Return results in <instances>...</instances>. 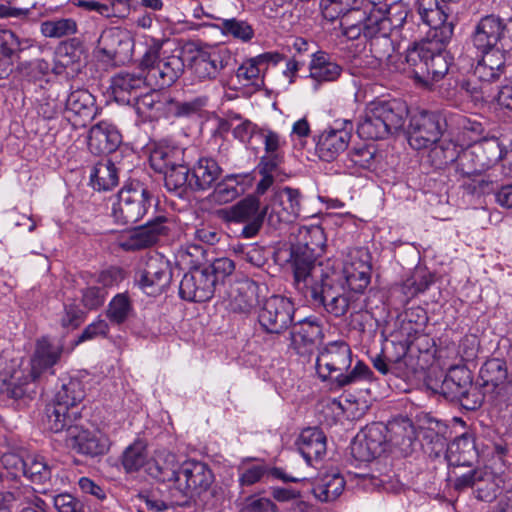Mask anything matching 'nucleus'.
Segmentation results:
<instances>
[{
  "mask_svg": "<svg viewBox=\"0 0 512 512\" xmlns=\"http://www.w3.org/2000/svg\"><path fill=\"white\" fill-rule=\"evenodd\" d=\"M474 48L481 59L474 76L483 83H492L505 73L507 54L512 51V18L490 14L482 17L471 34Z\"/></svg>",
  "mask_w": 512,
  "mask_h": 512,
  "instance_id": "obj_1",
  "label": "nucleus"
},
{
  "mask_svg": "<svg viewBox=\"0 0 512 512\" xmlns=\"http://www.w3.org/2000/svg\"><path fill=\"white\" fill-rule=\"evenodd\" d=\"M408 107L398 99L373 101L367 105L357 124L360 138L367 140L385 139L404 127Z\"/></svg>",
  "mask_w": 512,
  "mask_h": 512,
  "instance_id": "obj_2",
  "label": "nucleus"
},
{
  "mask_svg": "<svg viewBox=\"0 0 512 512\" xmlns=\"http://www.w3.org/2000/svg\"><path fill=\"white\" fill-rule=\"evenodd\" d=\"M446 45L436 40L421 41L407 50L405 60L408 72L418 83L433 85L447 74L449 62L444 51Z\"/></svg>",
  "mask_w": 512,
  "mask_h": 512,
  "instance_id": "obj_3",
  "label": "nucleus"
},
{
  "mask_svg": "<svg viewBox=\"0 0 512 512\" xmlns=\"http://www.w3.org/2000/svg\"><path fill=\"white\" fill-rule=\"evenodd\" d=\"M427 387L451 402H458L466 410H476L483 403V395L473 386L472 373L465 366H452L441 382L427 381Z\"/></svg>",
  "mask_w": 512,
  "mask_h": 512,
  "instance_id": "obj_4",
  "label": "nucleus"
},
{
  "mask_svg": "<svg viewBox=\"0 0 512 512\" xmlns=\"http://www.w3.org/2000/svg\"><path fill=\"white\" fill-rule=\"evenodd\" d=\"M152 194L144 184L136 181L126 184L117 194L111 216L115 223L130 226L140 221L151 207Z\"/></svg>",
  "mask_w": 512,
  "mask_h": 512,
  "instance_id": "obj_5",
  "label": "nucleus"
},
{
  "mask_svg": "<svg viewBox=\"0 0 512 512\" xmlns=\"http://www.w3.org/2000/svg\"><path fill=\"white\" fill-rule=\"evenodd\" d=\"M217 217L226 224H242L241 236L255 237L261 230L264 220L268 221L266 205L254 195H248L235 204L217 210Z\"/></svg>",
  "mask_w": 512,
  "mask_h": 512,
  "instance_id": "obj_6",
  "label": "nucleus"
},
{
  "mask_svg": "<svg viewBox=\"0 0 512 512\" xmlns=\"http://www.w3.org/2000/svg\"><path fill=\"white\" fill-rule=\"evenodd\" d=\"M320 277V282L311 286L303 296L312 306L322 307L334 317L344 316L354 300L333 278L324 273Z\"/></svg>",
  "mask_w": 512,
  "mask_h": 512,
  "instance_id": "obj_7",
  "label": "nucleus"
},
{
  "mask_svg": "<svg viewBox=\"0 0 512 512\" xmlns=\"http://www.w3.org/2000/svg\"><path fill=\"white\" fill-rule=\"evenodd\" d=\"M445 117L439 111H418L410 117L407 139L415 150L432 147L446 129Z\"/></svg>",
  "mask_w": 512,
  "mask_h": 512,
  "instance_id": "obj_8",
  "label": "nucleus"
},
{
  "mask_svg": "<svg viewBox=\"0 0 512 512\" xmlns=\"http://www.w3.org/2000/svg\"><path fill=\"white\" fill-rule=\"evenodd\" d=\"M293 302L281 295H264L258 311V323L267 334L280 335L286 331L294 317Z\"/></svg>",
  "mask_w": 512,
  "mask_h": 512,
  "instance_id": "obj_9",
  "label": "nucleus"
},
{
  "mask_svg": "<svg viewBox=\"0 0 512 512\" xmlns=\"http://www.w3.org/2000/svg\"><path fill=\"white\" fill-rule=\"evenodd\" d=\"M417 10L420 19L430 29L423 41L436 40L442 44H448L454 33V24L448 21L452 12L445 1L439 0H418Z\"/></svg>",
  "mask_w": 512,
  "mask_h": 512,
  "instance_id": "obj_10",
  "label": "nucleus"
},
{
  "mask_svg": "<svg viewBox=\"0 0 512 512\" xmlns=\"http://www.w3.org/2000/svg\"><path fill=\"white\" fill-rule=\"evenodd\" d=\"M172 280V269L160 255L148 256L134 277L136 285L147 295L156 296L165 291Z\"/></svg>",
  "mask_w": 512,
  "mask_h": 512,
  "instance_id": "obj_11",
  "label": "nucleus"
},
{
  "mask_svg": "<svg viewBox=\"0 0 512 512\" xmlns=\"http://www.w3.org/2000/svg\"><path fill=\"white\" fill-rule=\"evenodd\" d=\"M179 479L180 482L175 487V491L184 498L180 503L184 505L188 499L201 497L203 493L207 492L214 482V475L205 463L186 461L180 467Z\"/></svg>",
  "mask_w": 512,
  "mask_h": 512,
  "instance_id": "obj_12",
  "label": "nucleus"
},
{
  "mask_svg": "<svg viewBox=\"0 0 512 512\" xmlns=\"http://www.w3.org/2000/svg\"><path fill=\"white\" fill-rule=\"evenodd\" d=\"M266 207L268 225L280 229L282 225L292 223L301 216V193L298 189L284 187L275 193Z\"/></svg>",
  "mask_w": 512,
  "mask_h": 512,
  "instance_id": "obj_13",
  "label": "nucleus"
},
{
  "mask_svg": "<svg viewBox=\"0 0 512 512\" xmlns=\"http://www.w3.org/2000/svg\"><path fill=\"white\" fill-rule=\"evenodd\" d=\"M235 61L232 53L225 47H213L198 50L192 57V74L199 81L215 80L220 72Z\"/></svg>",
  "mask_w": 512,
  "mask_h": 512,
  "instance_id": "obj_14",
  "label": "nucleus"
},
{
  "mask_svg": "<svg viewBox=\"0 0 512 512\" xmlns=\"http://www.w3.org/2000/svg\"><path fill=\"white\" fill-rule=\"evenodd\" d=\"M351 454L360 462L372 461L387 449L386 426L372 423L356 435L351 443Z\"/></svg>",
  "mask_w": 512,
  "mask_h": 512,
  "instance_id": "obj_15",
  "label": "nucleus"
},
{
  "mask_svg": "<svg viewBox=\"0 0 512 512\" xmlns=\"http://www.w3.org/2000/svg\"><path fill=\"white\" fill-rule=\"evenodd\" d=\"M353 124L349 120L335 122L334 126L322 131L316 138L315 152L326 162L334 161L348 147Z\"/></svg>",
  "mask_w": 512,
  "mask_h": 512,
  "instance_id": "obj_16",
  "label": "nucleus"
},
{
  "mask_svg": "<svg viewBox=\"0 0 512 512\" xmlns=\"http://www.w3.org/2000/svg\"><path fill=\"white\" fill-rule=\"evenodd\" d=\"M479 384L483 389V399L504 397L512 389V379L508 381V368L504 360L492 358L487 360L479 371Z\"/></svg>",
  "mask_w": 512,
  "mask_h": 512,
  "instance_id": "obj_17",
  "label": "nucleus"
},
{
  "mask_svg": "<svg viewBox=\"0 0 512 512\" xmlns=\"http://www.w3.org/2000/svg\"><path fill=\"white\" fill-rule=\"evenodd\" d=\"M320 254L306 251L291 245L290 261L294 271V282L297 290L305 294L311 286L320 282L323 270L315 266Z\"/></svg>",
  "mask_w": 512,
  "mask_h": 512,
  "instance_id": "obj_18",
  "label": "nucleus"
},
{
  "mask_svg": "<svg viewBox=\"0 0 512 512\" xmlns=\"http://www.w3.org/2000/svg\"><path fill=\"white\" fill-rule=\"evenodd\" d=\"M352 363V353L349 345L344 341L328 343L319 353L315 367L322 380L332 379V373L347 370Z\"/></svg>",
  "mask_w": 512,
  "mask_h": 512,
  "instance_id": "obj_19",
  "label": "nucleus"
},
{
  "mask_svg": "<svg viewBox=\"0 0 512 512\" xmlns=\"http://www.w3.org/2000/svg\"><path fill=\"white\" fill-rule=\"evenodd\" d=\"M64 347L61 343L42 337L36 341L34 352L27 368L39 380L47 375H54V367L61 359Z\"/></svg>",
  "mask_w": 512,
  "mask_h": 512,
  "instance_id": "obj_20",
  "label": "nucleus"
},
{
  "mask_svg": "<svg viewBox=\"0 0 512 512\" xmlns=\"http://www.w3.org/2000/svg\"><path fill=\"white\" fill-rule=\"evenodd\" d=\"M40 381L28 369L13 371L9 378L4 379L0 394L13 401L16 408L26 405L36 395L37 382Z\"/></svg>",
  "mask_w": 512,
  "mask_h": 512,
  "instance_id": "obj_21",
  "label": "nucleus"
},
{
  "mask_svg": "<svg viewBox=\"0 0 512 512\" xmlns=\"http://www.w3.org/2000/svg\"><path fill=\"white\" fill-rule=\"evenodd\" d=\"M66 443L76 453L88 458L105 455L111 446V441L105 433L98 430L90 431L79 426L70 429V437L66 438Z\"/></svg>",
  "mask_w": 512,
  "mask_h": 512,
  "instance_id": "obj_22",
  "label": "nucleus"
},
{
  "mask_svg": "<svg viewBox=\"0 0 512 512\" xmlns=\"http://www.w3.org/2000/svg\"><path fill=\"white\" fill-rule=\"evenodd\" d=\"M215 280L206 269H192L184 274L179 284V296L189 302L210 300L216 291Z\"/></svg>",
  "mask_w": 512,
  "mask_h": 512,
  "instance_id": "obj_23",
  "label": "nucleus"
},
{
  "mask_svg": "<svg viewBox=\"0 0 512 512\" xmlns=\"http://www.w3.org/2000/svg\"><path fill=\"white\" fill-rule=\"evenodd\" d=\"M435 438L436 445H438L441 450L446 448L444 455L451 468L471 467L478 458L475 439L470 434H463L455 438L449 444H446L445 438L439 434H436Z\"/></svg>",
  "mask_w": 512,
  "mask_h": 512,
  "instance_id": "obj_24",
  "label": "nucleus"
},
{
  "mask_svg": "<svg viewBox=\"0 0 512 512\" xmlns=\"http://www.w3.org/2000/svg\"><path fill=\"white\" fill-rule=\"evenodd\" d=\"M130 41L117 28L104 30L98 38L96 52L102 62L120 65L129 57Z\"/></svg>",
  "mask_w": 512,
  "mask_h": 512,
  "instance_id": "obj_25",
  "label": "nucleus"
},
{
  "mask_svg": "<svg viewBox=\"0 0 512 512\" xmlns=\"http://www.w3.org/2000/svg\"><path fill=\"white\" fill-rule=\"evenodd\" d=\"M374 31L371 37H364L369 43V51L373 61V67L381 66L383 64L389 65L393 63L395 48L393 41L390 38V33L393 30V24L390 19H380L373 27Z\"/></svg>",
  "mask_w": 512,
  "mask_h": 512,
  "instance_id": "obj_26",
  "label": "nucleus"
},
{
  "mask_svg": "<svg viewBox=\"0 0 512 512\" xmlns=\"http://www.w3.org/2000/svg\"><path fill=\"white\" fill-rule=\"evenodd\" d=\"M372 266L367 251L357 250L351 253L343 267V276L349 290L363 293L371 280Z\"/></svg>",
  "mask_w": 512,
  "mask_h": 512,
  "instance_id": "obj_27",
  "label": "nucleus"
},
{
  "mask_svg": "<svg viewBox=\"0 0 512 512\" xmlns=\"http://www.w3.org/2000/svg\"><path fill=\"white\" fill-rule=\"evenodd\" d=\"M165 216H157L145 225L135 228L126 239L119 243L125 251H137L147 248L158 241L160 235L166 234L167 227Z\"/></svg>",
  "mask_w": 512,
  "mask_h": 512,
  "instance_id": "obj_28",
  "label": "nucleus"
},
{
  "mask_svg": "<svg viewBox=\"0 0 512 512\" xmlns=\"http://www.w3.org/2000/svg\"><path fill=\"white\" fill-rule=\"evenodd\" d=\"M148 83L140 73L121 72L112 77V94L116 102L131 105L147 88Z\"/></svg>",
  "mask_w": 512,
  "mask_h": 512,
  "instance_id": "obj_29",
  "label": "nucleus"
},
{
  "mask_svg": "<svg viewBox=\"0 0 512 512\" xmlns=\"http://www.w3.org/2000/svg\"><path fill=\"white\" fill-rule=\"evenodd\" d=\"M183 51L178 49L173 54L161 58L150 72V84L160 89L172 86L184 73Z\"/></svg>",
  "mask_w": 512,
  "mask_h": 512,
  "instance_id": "obj_30",
  "label": "nucleus"
},
{
  "mask_svg": "<svg viewBox=\"0 0 512 512\" xmlns=\"http://www.w3.org/2000/svg\"><path fill=\"white\" fill-rule=\"evenodd\" d=\"M122 136L117 127L107 121L93 125L88 134V148L93 154H109L117 150Z\"/></svg>",
  "mask_w": 512,
  "mask_h": 512,
  "instance_id": "obj_31",
  "label": "nucleus"
},
{
  "mask_svg": "<svg viewBox=\"0 0 512 512\" xmlns=\"http://www.w3.org/2000/svg\"><path fill=\"white\" fill-rule=\"evenodd\" d=\"M222 172L223 169L215 159L199 157L191 164L190 190L204 192L211 189L221 177Z\"/></svg>",
  "mask_w": 512,
  "mask_h": 512,
  "instance_id": "obj_32",
  "label": "nucleus"
},
{
  "mask_svg": "<svg viewBox=\"0 0 512 512\" xmlns=\"http://www.w3.org/2000/svg\"><path fill=\"white\" fill-rule=\"evenodd\" d=\"M380 21L374 12L367 14L364 10L355 6L343 16L340 27L342 33L350 40H356L360 36L371 37L373 27Z\"/></svg>",
  "mask_w": 512,
  "mask_h": 512,
  "instance_id": "obj_33",
  "label": "nucleus"
},
{
  "mask_svg": "<svg viewBox=\"0 0 512 512\" xmlns=\"http://www.w3.org/2000/svg\"><path fill=\"white\" fill-rule=\"evenodd\" d=\"M323 329L316 318H306L295 324L290 332L291 343L298 353L312 351L322 341Z\"/></svg>",
  "mask_w": 512,
  "mask_h": 512,
  "instance_id": "obj_34",
  "label": "nucleus"
},
{
  "mask_svg": "<svg viewBox=\"0 0 512 512\" xmlns=\"http://www.w3.org/2000/svg\"><path fill=\"white\" fill-rule=\"evenodd\" d=\"M267 286L253 280H246L238 285L233 295L230 306L232 311L238 313H250L254 308L259 307Z\"/></svg>",
  "mask_w": 512,
  "mask_h": 512,
  "instance_id": "obj_35",
  "label": "nucleus"
},
{
  "mask_svg": "<svg viewBox=\"0 0 512 512\" xmlns=\"http://www.w3.org/2000/svg\"><path fill=\"white\" fill-rule=\"evenodd\" d=\"M136 113L148 120L168 118L169 95L151 90L137 97L131 104Z\"/></svg>",
  "mask_w": 512,
  "mask_h": 512,
  "instance_id": "obj_36",
  "label": "nucleus"
},
{
  "mask_svg": "<svg viewBox=\"0 0 512 512\" xmlns=\"http://www.w3.org/2000/svg\"><path fill=\"white\" fill-rule=\"evenodd\" d=\"M326 435L318 427L304 429L297 441L298 450L307 463L319 460L326 453Z\"/></svg>",
  "mask_w": 512,
  "mask_h": 512,
  "instance_id": "obj_37",
  "label": "nucleus"
},
{
  "mask_svg": "<svg viewBox=\"0 0 512 512\" xmlns=\"http://www.w3.org/2000/svg\"><path fill=\"white\" fill-rule=\"evenodd\" d=\"M190 150L173 145L160 144L150 154V165L155 172L164 173L168 169L179 166L189 158Z\"/></svg>",
  "mask_w": 512,
  "mask_h": 512,
  "instance_id": "obj_38",
  "label": "nucleus"
},
{
  "mask_svg": "<svg viewBox=\"0 0 512 512\" xmlns=\"http://www.w3.org/2000/svg\"><path fill=\"white\" fill-rule=\"evenodd\" d=\"M259 136L264 140L265 150V155L261 157L258 166L259 172L272 173L282 162L280 148L285 144V141L277 132L269 128H262Z\"/></svg>",
  "mask_w": 512,
  "mask_h": 512,
  "instance_id": "obj_39",
  "label": "nucleus"
},
{
  "mask_svg": "<svg viewBox=\"0 0 512 512\" xmlns=\"http://www.w3.org/2000/svg\"><path fill=\"white\" fill-rule=\"evenodd\" d=\"M247 174H228L212 187L211 200L218 204H227L240 197L245 188L244 180Z\"/></svg>",
  "mask_w": 512,
  "mask_h": 512,
  "instance_id": "obj_40",
  "label": "nucleus"
},
{
  "mask_svg": "<svg viewBox=\"0 0 512 512\" xmlns=\"http://www.w3.org/2000/svg\"><path fill=\"white\" fill-rule=\"evenodd\" d=\"M78 415V411H71L52 401L46 407L45 427L53 433L66 431V438H69L70 429L78 427L73 424Z\"/></svg>",
  "mask_w": 512,
  "mask_h": 512,
  "instance_id": "obj_41",
  "label": "nucleus"
},
{
  "mask_svg": "<svg viewBox=\"0 0 512 512\" xmlns=\"http://www.w3.org/2000/svg\"><path fill=\"white\" fill-rule=\"evenodd\" d=\"M65 111L81 118L82 125H85V122L93 119L96 114L95 98L85 89L72 91L66 99Z\"/></svg>",
  "mask_w": 512,
  "mask_h": 512,
  "instance_id": "obj_42",
  "label": "nucleus"
},
{
  "mask_svg": "<svg viewBox=\"0 0 512 512\" xmlns=\"http://www.w3.org/2000/svg\"><path fill=\"white\" fill-rule=\"evenodd\" d=\"M386 433H389L387 448L389 446L394 447L404 456L413 451L416 437L414 427L410 421L391 423L386 426Z\"/></svg>",
  "mask_w": 512,
  "mask_h": 512,
  "instance_id": "obj_43",
  "label": "nucleus"
},
{
  "mask_svg": "<svg viewBox=\"0 0 512 512\" xmlns=\"http://www.w3.org/2000/svg\"><path fill=\"white\" fill-rule=\"evenodd\" d=\"M309 70L310 77L317 82L335 81L342 73V67L324 51L312 54Z\"/></svg>",
  "mask_w": 512,
  "mask_h": 512,
  "instance_id": "obj_44",
  "label": "nucleus"
},
{
  "mask_svg": "<svg viewBox=\"0 0 512 512\" xmlns=\"http://www.w3.org/2000/svg\"><path fill=\"white\" fill-rule=\"evenodd\" d=\"M84 397L85 389L83 382L78 378L66 377L61 379V385L57 389L52 401L71 411H75V408Z\"/></svg>",
  "mask_w": 512,
  "mask_h": 512,
  "instance_id": "obj_45",
  "label": "nucleus"
},
{
  "mask_svg": "<svg viewBox=\"0 0 512 512\" xmlns=\"http://www.w3.org/2000/svg\"><path fill=\"white\" fill-rule=\"evenodd\" d=\"M345 484L344 477L339 473H326L316 479L312 492L320 501L331 502L342 494Z\"/></svg>",
  "mask_w": 512,
  "mask_h": 512,
  "instance_id": "obj_46",
  "label": "nucleus"
},
{
  "mask_svg": "<svg viewBox=\"0 0 512 512\" xmlns=\"http://www.w3.org/2000/svg\"><path fill=\"white\" fill-rule=\"evenodd\" d=\"M90 179L98 191L111 190L119 183L118 168L111 160H101L94 166Z\"/></svg>",
  "mask_w": 512,
  "mask_h": 512,
  "instance_id": "obj_47",
  "label": "nucleus"
},
{
  "mask_svg": "<svg viewBox=\"0 0 512 512\" xmlns=\"http://www.w3.org/2000/svg\"><path fill=\"white\" fill-rule=\"evenodd\" d=\"M147 460V444L141 439H136L127 446L120 457L121 464L126 473L138 472L145 466Z\"/></svg>",
  "mask_w": 512,
  "mask_h": 512,
  "instance_id": "obj_48",
  "label": "nucleus"
},
{
  "mask_svg": "<svg viewBox=\"0 0 512 512\" xmlns=\"http://www.w3.org/2000/svg\"><path fill=\"white\" fill-rule=\"evenodd\" d=\"M326 242L324 230L318 225L300 227L294 247L322 254Z\"/></svg>",
  "mask_w": 512,
  "mask_h": 512,
  "instance_id": "obj_49",
  "label": "nucleus"
},
{
  "mask_svg": "<svg viewBox=\"0 0 512 512\" xmlns=\"http://www.w3.org/2000/svg\"><path fill=\"white\" fill-rule=\"evenodd\" d=\"M163 174L164 185L169 191L181 195L187 189L190 190L191 161L189 158H186L184 163L168 169Z\"/></svg>",
  "mask_w": 512,
  "mask_h": 512,
  "instance_id": "obj_50",
  "label": "nucleus"
},
{
  "mask_svg": "<svg viewBox=\"0 0 512 512\" xmlns=\"http://www.w3.org/2000/svg\"><path fill=\"white\" fill-rule=\"evenodd\" d=\"M461 147L450 139H439L430 149L428 157L436 168H443L451 163H456Z\"/></svg>",
  "mask_w": 512,
  "mask_h": 512,
  "instance_id": "obj_51",
  "label": "nucleus"
},
{
  "mask_svg": "<svg viewBox=\"0 0 512 512\" xmlns=\"http://www.w3.org/2000/svg\"><path fill=\"white\" fill-rule=\"evenodd\" d=\"M180 467L176 462L174 454H168L164 460L156 459L152 465L149 466V474L161 482L174 481L177 486L180 482Z\"/></svg>",
  "mask_w": 512,
  "mask_h": 512,
  "instance_id": "obj_52",
  "label": "nucleus"
},
{
  "mask_svg": "<svg viewBox=\"0 0 512 512\" xmlns=\"http://www.w3.org/2000/svg\"><path fill=\"white\" fill-rule=\"evenodd\" d=\"M480 156L473 150L471 144L466 148L460 149L459 157L456 160V170L463 177L471 178L485 171L487 168L483 164Z\"/></svg>",
  "mask_w": 512,
  "mask_h": 512,
  "instance_id": "obj_53",
  "label": "nucleus"
},
{
  "mask_svg": "<svg viewBox=\"0 0 512 512\" xmlns=\"http://www.w3.org/2000/svg\"><path fill=\"white\" fill-rule=\"evenodd\" d=\"M24 476L33 483L44 484L51 479L52 467L45 457L41 455H28L26 457Z\"/></svg>",
  "mask_w": 512,
  "mask_h": 512,
  "instance_id": "obj_54",
  "label": "nucleus"
},
{
  "mask_svg": "<svg viewBox=\"0 0 512 512\" xmlns=\"http://www.w3.org/2000/svg\"><path fill=\"white\" fill-rule=\"evenodd\" d=\"M207 103V96H197L186 101H177L169 95L168 118L195 115L199 113Z\"/></svg>",
  "mask_w": 512,
  "mask_h": 512,
  "instance_id": "obj_55",
  "label": "nucleus"
},
{
  "mask_svg": "<svg viewBox=\"0 0 512 512\" xmlns=\"http://www.w3.org/2000/svg\"><path fill=\"white\" fill-rule=\"evenodd\" d=\"M434 283V276L424 268H416L402 285V291L407 298H413L425 292Z\"/></svg>",
  "mask_w": 512,
  "mask_h": 512,
  "instance_id": "obj_56",
  "label": "nucleus"
},
{
  "mask_svg": "<svg viewBox=\"0 0 512 512\" xmlns=\"http://www.w3.org/2000/svg\"><path fill=\"white\" fill-rule=\"evenodd\" d=\"M133 311L132 302L127 293L115 295L108 305L106 315L115 324L124 323Z\"/></svg>",
  "mask_w": 512,
  "mask_h": 512,
  "instance_id": "obj_57",
  "label": "nucleus"
},
{
  "mask_svg": "<svg viewBox=\"0 0 512 512\" xmlns=\"http://www.w3.org/2000/svg\"><path fill=\"white\" fill-rule=\"evenodd\" d=\"M499 485L492 472L483 469L479 472L478 480L474 487L475 498L483 502H492L498 493Z\"/></svg>",
  "mask_w": 512,
  "mask_h": 512,
  "instance_id": "obj_58",
  "label": "nucleus"
},
{
  "mask_svg": "<svg viewBox=\"0 0 512 512\" xmlns=\"http://www.w3.org/2000/svg\"><path fill=\"white\" fill-rule=\"evenodd\" d=\"M31 46L29 39H21L11 30L0 29V54L2 56L13 59L15 55Z\"/></svg>",
  "mask_w": 512,
  "mask_h": 512,
  "instance_id": "obj_59",
  "label": "nucleus"
},
{
  "mask_svg": "<svg viewBox=\"0 0 512 512\" xmlns=\"http://www.w3.org/2000/svg\"><path fill=\"white\" fill-rule=\"evenodd\" d=\"M218 28L223 35L232 36L243 42H248L254 37V29L244 20L237 18L222 19Z\"/></svg>",
  "mask_w": 512,
  "mask_h": 512,
  "instance_id": "obj_60",
  "label": "nucleus"
},
{
  "mask_svg": "<svg viewBox=\"0 0 512 512\" xmlns=\"http://www.w3.org/2000/svg\"><path fill=\"white\" fill-rule=\"evenodd\" d=\"M77 25L73 19L61 18L41 23V32L45 37L61 38L76 32Z\"/></svg>",
  "mask_w": 512,
  "mask_h": 512,
  "instance_id": "obj_61",
  "label": "nucleus"
},
{
  "mask_svg": "<svg viewBox=\"0 0 512 512\" xmlns=\"http://www.w3.org/2000/svg\"><path fill=\"white\" fill-rule=\"evenodd\" d=\"M373 376L372 370L362 361H358L354 368L347 372H340L333 379L337 387H345L363 380L371 381Z\"/></svg>",
  "mask_w": 512,
  "mask_h": 512,
  "instance_id": "obj_62",
  "label": "nucleus"
},
{
  "mask_svg": "<svg viewBox=\"0 0 512 512\" xmlns=\"http://www.w3.org/2000/svg\"><path fill=\"white\" fill-rule=\"evenodd\" d=\"M471 146L487 169L501 159V149L496 139H483Z\"/></svg>",
  "mask_w": 512,
  "mask_h": 512,
  "instance_id": "obj_63",
  "label": "nucleus"
},
{
  "mask_svg": "<svg viewBox=\"0 0 512 512\" xmlns=\"http://www.w3.org/2000/svg\"><path fill=\"white\" fill-rule=\"evenodd\" d=\"M264 68L256 60L250 58L245 61L236 71L237 78L243 82L244 85L260 86L263 84L261 73Z\"/></svg>",
  "mask_w": 512,
  "mask_h": 512,
  "instance_id": "obj_64",
  "label": "nucleus"
}]
</instances>
